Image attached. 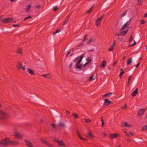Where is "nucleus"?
Returning <instances> with one entry per match:
<instances>
[{
  "instance_id": "f257e3e1",
  "label": "nucleus",
  "mask_w": 147,
  "mask_h": 147,
  "mask_svg": "<svg viewBox=\"0 0 147 147\" xmlns=\"http://www.w3.org/2000/svg\"><path fill=\"white\" fill-rule=\"evenodd\" d=\"M9 138H6L0 140V147H5L9 145Z\"/></svg>"
},
{
  "instance_id": "f03ea898",
  "label": "nucleus",
  "mask_w": 147,
  "mask_h": 147,
  "mask_svg": "<svg viewBox=\"0 0 147 147\" xmlns=\"http://www.w3.org/2000/svg\"><path fill=\"white\" fill-rule=\"evenodd\" d=\"M82 57H81L80 59H79L78 61L77 62L76 65H75V67L74 68L76 69H81V65H80V64L81 62L82 61Z\"/></svg>"
},
{
  "instance_id": "7ed1b4c3",
  "label": "nucleus",
  "mask_w": 147,
  "mask_h": 147,
  "mask_svg": "<svg viewBox=\"0 0 147 147\" xmlns=\"http://www.w3.org/2000/svg\"><path fill=\"white\" fill-rule=\"evenodd\" d=\"M13 20V19L11 18H7L3 19L2 20L1 22L5 23H7L12 22Z\"/></svg>"
},
{
  "instance_id": "20e7f679",
  "label": "nucleus",
  "mask_w": 147,
  "mask_h": 147,
  "mask_svg": "<svg viewBox=\"0 0 147 147\" xmlns=\"http://www.w3.org/2000/svg\"><path fill=\"white\" fill-rule=\"evenodd\" d=\"M9 116L8 114L4 113L3 114L1 115L0 116V119L3 120H4L7 119Z\"/></svg>"
},
{
  "instance_id": "39448f33",
  "label": "nucleus",
  "mask_w": 147,
  "mask_h": 147,
  "mask_svg": "<svg viewBox=\"0 0 147 147\" xmlns=\"http://www.w3.org/2000/svg\"><path fill=\"white\" fill-rule=\"evenodd\" d=\"M131 19H130L129 21H127L125 24H124L122 27L121 28L120 30L122 31L124 29H125L127 26H128L130 24V21Z\"/></svg>"
},
{
  "instance_id": "423d86ee",
  "label": "nucleus",
  "mask_w": 147,
  "mask_h": 147,
  "mask_svg": "<svg viewBox=\"0 0 147 147\" xmlns=\"http://www.w3.org/2000/svg\"><path fill=\"white\" fill-rule=\"evenodd\" d=\"M22 63L20 62H18V63L17 67L19 69H22L24 71L25 69V68L24 67L22 66Z\"/></svg>"
},
{
  "instance_id": "0eeeda50",
  "label": "nucleus",
  "mask_w": 147,
  "mask_h": 147,
  "mask_svg": "<svg viewBox=\"0 0 147 147\" xmlns=\"http://www.w3.org/2000/svg\"><path fill=\"white\" fill-rule=\"evenodd\" d=\"M9 144H10L11 145H17L19 144L20 142L18 141H13L10 140V139L9 138Z\"/></svg>"
},
{
  "instance_id": "6e6552de",
  "label": "nucleus",
  "mask_w": 147,
  "mask_h": 147,
  "mask_svg": "<svg viewBox=\"0 0 147 147\" xmlns=\"http://www.w3.org/2000/svg\"><path fill=\"white\" fill-rule=\"evenodd\" d=\"M111 103V101L109 100L108 99L106 98L105 100L103 105L104 106H107L109 105Z\"/></svg>"
},
{
  "instance_id": "1a4fd4ad",
  "label": "nucleus",
  "mask_w": 147,
  "mask_h": 147,
  "mask_svg": "<svg viewBox=\"0 0 147 147\" xmlns=\"http://www.w3.org/2000/svg\"><path fill=\"white\" fill-rule=\"evenodd\" d=\"M41 141L43 144H46V145L48 147H53L51 144L49 143L47 141H45L42 139Z\"/></svg>"
},
{
  "instance_id": "9d476101",
  "label": "nucleus",
  "mask_w": 147,
  "mask_h": 147,
  "mask_svg": "<svg viewBox=\"0 0 147 147\" xmlns=\"http://www.w3.org/2000/svg\"><path fill=\"white\" fill-rule=\"evenodd\" d=\"M146 109H141L139 110L138 113V116H140L143 114L144 112L146 111Z\"/></svg>"
},
{
  "instance_id": "9b49d317",
  "label": "nucleus",
  "mask_w": 147,
  "mask_h": 147,
  "mask_svg": "<svg viewBox=\"0 0 147 147\" xmlns=\"http://www.w3.org/2000/svg\"><path fill=\"white\" fill-rule=\"evenodd\" d=\"M119 135L117 134H110V137L111 139H113L115 138H117V137H119Z\"/></svg>"
},
{
  "instance_id": "f8f14e48",
  "label": "nucleus",
  "mask_w": 147,
  "mask_h": 147,
  "mask_svg": "<svg viewBox=\"0 0 147 147\" xmlns=\"http://www.w3.org/2000/svg\"><path fill=\"white\" fill-rule=\"evenodd\" d=\"M26 142V145L28 147H33L32 142L27 140L25 139L24 140Z\"/></svg>"
},
{
  "instance_id": "ddd939ff",
  "label": "nucleus",
  "mask_w": 147,
  "mask_h": 147,
  "mask_svg": "<svg viewBox=\"0 0 147 147\" xmlns=\"http://www.w3.org/2000/svg\"><path fill=\"white\" fill-rule=\"evenodd\" d=\"M106 64V62L105 60H103L102 61V62L100 65V67L101 68H104L105 67Z\"/></svg>"
},
{
  "instance_id": "4468645a",
  "label": "nucleus",
  "mask_w": 147,
  "mask_h": 147,
  "mask_svg": "<svg viewBox=\"0 0 147 147\" xmlns=\"http://www.w3.org/2000/svg\"><path fill=\"white\" fill-rule=\"evenodd\" d=\"M138 88H136L135 90L132 92L131 94V95L133 96H136L137 94L138 93Z\"/></svg>"
},
{
  "instance_id": "2eb2a0df",
  "label": "nucleus",
  "mask_w": 147,
  "mask_h": 147,
  "mask_svg": "<svg viewBox=\"0 0 147 147\" xmlns=\"http://www.w3.org/2000/svg\"><path fill=\"white\" fill-rule=\"evenodd\" d=\"M27 70L28 72L32 75L34 76L35 75V74L33 71L30 68H28Z\"/></svg>"
},
{
  "instance_id": "dca6fc26",
  "label": "nucleus",
  "mask_w": 147,
  "mask_h": 147,
  "mask_svg": "<svg viewBox=\"0 0 147 147\" xmlns=\"http://www.w3.org/2000/svg\"><path fill=\"white\" fill-rule=\"evenodd\" d=\"M55 141L57 142L58 144L60 146H64L65 145V143L62 141H59L58 140H56Z\"/></svg>"
},
{
  "instance_id": "f3484780",
  "label": "nucleus",
  "mask_w": 147,
  "mask_h": 147,
  "mask_svg": "<svg viewBox=\"0 0 147 147\" xmlns=\"http://www.w3.org/2000/svg\"><path fill=\"white\" fill-rule=\"evenodd\" d=\"M101 21V20L100 19V18H98L96 20L95 24L97 27L99 26Z\"/></svg>"
},
{
  "instance_id": "a211bd4d",
  "label": "nucleus",
  "mask_w": 147,
  "mask_h": 147,
  "mask_svg": "<svg viewBox=\"0 0 147 147\" xmlns=\"http://www.w3.org/2000/svg\"><path fill=\"white\" fill-rule=\"evenodd\" d=\"M84 54H83L82 55L79 56L78 57H77L76 58H75V59L73 61L74 62H75V63L77 61L78 59L79 58V59H80L81 57V56L82 57V59H83L84 57Z\"/></svg>"
},
{
  "instance_id": "6ab92c4d",
  "label": "nucleus",
  "mask_w": 147,
  "mask_h": 147,
  "mask_svg": "<svg viewBox=\"0 0 147 147\" xmlns=\"http://www.w3.org/2000/svg\"><path fill=\"white\" fill-rule=\"evenodd\" d=\"M120 73L119 74V77L121 78L122 77L123 75V74L124 73V71H123V69L122 68H121L120 69Z\"/></svg>"
},
{
  "instance_id": "aec40b11",
  "label": "nucleus",
  "mask_w": 147,
  "mask_h": 147,
  "mask_svg": "<svg viewBox=\"0 0 147 147\" xmlns=\"http://www.w3.org/2000/svg\"><path fill=\"white\" fill-rule=\"evenodd\" d=\"M95 40V39L94 38H92L90 39L89 41L87 42V44L88 45L90 44L91 42L94 41Z\"/></svg>"
},
{
  "instance_id": "412c9836",
  "label": "nucleus",
  "mask_w": 147,
  "mask_h": 147,
  "mask_svg": "<svg viewBox=\"0 0 147 147\" xmlns=\"http://www.w3.org/2000/svg\"><path fill=\"white\" fill-rule=\"evenodd\" d=\"M41 76L43 77H45V78H49L51 77V74H49L42 75Z\"/></svg>"
},
{
  "instance_id": "4be33fe9",
  "label": "nucleus",
  "mask_w": 147,
  "mask_h": 147,
  "mask_svg": "<svg viewBox=\"0 0 147 147\" xmlns=\"http://www.w3.org/2000/svg\"><path fill=\"white\" fill-rule=\"evenodd\" d=\"M112 94V93H109L108 94H106L104 95H103L102 96L104 98L108 97H110Z\"/></svg>"
},
{
  "instance_id": "5701e85b",
  "label": "nucleus",
  "mask_w": 147,
  "mask_h": 147,
  "mask_svg": "<svg viewBox=\"0 0 147 147\" xmlns=\"http://www.w3.org/2000/svg\"><path fill=\"white\" fill-rule=\"evenodd\" d=\"M15 136L16 137H17L18 138L20 139H22V136L18 133H16L15 134Z\"/></svg>"
},
{
  "instance_id": "b1692460",
  "label": "nucleus",
  "mask_w": 147,
  "mask_h": 147,
  "mask_svg": "<svg viewBox=\"0 0 147 147\" xmlns=\"http://www.w3.org/2000/svg\"><path fill=\"white\" fill-rule=\"evenodd\" d=\"M124 125L125 127H131L132 126V125L129 124L127 123V122H124Z\"/></svg>"
},
{
  "instance_id": "393cba45",
  "label": "nucleus",
  "mask_w": 147,
  "mask_h": 147,
  "mask_svg": "<svg viewBox=\"0 0 147 147\" xmlns=\"http://www.w3.org/2000/svg\"><path fill=\"white\" fill-rule=\"evenodd\" d=\"M128 60L127 62V65H129L131 64L132 62V60L131 58L128 59Z\"/></svg>"
},
{
  "instance_id": "a878e982",
  "label": "nucleus",
  "mask_w": 147,
  "mask_h": 147,
  "mask_svg": "<svg viewBox=\"0 0 147 147\" xmlns=\"http://www.w3.org/2000/svg\"><path fill=\"white\" fill-rule=\"evenodd\" d=\"M31 7V4L27 6V9H26V12H28L30 10L29 9Z\"/></svg>"
},
{
  "instance_id": "bb28decb",
  "label": "nucleus",
  "mask_w": 147,
  "mask_h": 147,
  "mask_svg": "<svg viewBox=\"0 0 147 147\" xmlns=\"http://www.w3.org/2000/svg\"><path fill=\"white\" fill-rule=\"evenodd\" d=\"M88 136L90 137V138H94V136L93 135L90 131H88Z\"/></svg>"
},
{
  "instance_id": "cd10ccee",
  "label": "nucleus",
  "mask_w": 147,
  "mask_h": 147,
  "mask_svg": "<svg viewBox=\"0 0 147 147\" xmlns=\"http://www.w3.org/2000/svg\"><path fill=\"white\" fill-rule=\"evenodd\" d=\"M128 31V29L126 30L125 31H123L121 32L122 36H125L127 33Z\"/></svg>"
},
{
  "instance_id": "c85d7f7f",
  "label": "nucleus",
  "mask_w": 147,
  "mask_h": 147,
  "mask_svg": "<svg viewBox=\"0 0 147 147\" xmlns=\"http://www.w3.org/2000/svg\"><path fill=\"white\" fill-rule=\"evenodd\" d=\"M16 53L18 54H22V51L21 49H20L17 50Z\"/></svg>"
},
{
  "instance_id": "c756f323",
  "label": "nucleus",
  "mask_w": 147,
  "mask_h": 147,
  "mask_svg": "<svg viewBox=\"0 0 147 147\" xmlns=\"http://www.w3.org/2000/svg\"><path fill=\"white\" fill-rule=\"evenodd\" d=\"M139 56H140V54H138L135 57H134L133 58V59L135 62H136V61L138 59V58H139Z\"/></svg>"
},
{
  "instance_id": "7c9ffc66",
  "label": "nucleus",
  "mask_w": 147,
  "mask_h": 147,
  "mask_svg": "<svg viewBox=\"0 0 147 147\" xmlns=\"http://www.w3.org/2000/svg\"><path fill=\"white\" fill-rule=\"evenodd\" d=\"M94 76V74H93L89 78V81H92L94 80L95 79V78H93V77Z\"/></svg>"
},
{
  "instance_id": "2f4dec72",
  "label": "nucleus",
  "mask_w": 147,
  "mask_h": 147,
  "mask_svg": "<svg viewBox=\"0 0 147 147\" xmlns=\"http://www.w3.org/2000/svg\"><path fill=\"white\" fill-rule=\"evenodd\" d=\"M92 6L90 8V9L88 11H86V14H87L88 13L89 14L91 13H92V12L91 11V10H92Z\"/></svg>"
},
{
  "instance_id": "473e14b6",
  "label": "nucleus",
  "mask_w": 147,
  "mask_h": 147,
  "mask_svg": "<svg viewBox=\"0 0 147 147\" xmlns=\"http://www.w3.org/2000/svg\"><path fill=\"white\" fill-rule=\"evenodd\" d=\"M142 129L144 131L147 130V125L143 126L142 128Z\"/></svg>"
},
{
  "instance_id": "72a5a7b5",
  "label": "nucleus",
  "mask_w": 147,
  "mask_h": 147,
  "mask_svg": "<svg viewBox=\"0 0 147 147\" xmlns=\"http://www.w3.org/2000/svg\"><path fill=\"white\" fill-rule=\"evenodd\" d=\"M116 41L115 40H114L113 41V43L111 45V46L112 47H113L114 46H115V44H116Z\"/></svg>"
},
{
  "instance_id": "f704fd0d",
  "label": "nucleus",
  "mask_w": 147,
  "mask_h": 147,
  "mask_svg": "<svg viewBox=\"0 0 147 147\" xmlns=\"http://www.w3.org/2000/svg\"><path fill=\"white\" fill-rule=\"evenodd\" d=\"M140 38L139 34H137L136 35V37L135 38V40L136 41H137Z\"/></svg>"
},
{
  "instance_id": "c9c22d12",
  "label": "nucleus",
  "mask_w": 147,
  "mask_h": 147,
  "mask_svg": "<svg viewBox=\"0 0 147 147\" xmlns=\"http://www.w3.org/2000/svg\"><path fill=\"white\" fill-rule=\"evenodd\" d=\"M52 127L54 129H56V126L55 123H52L51 124Z\"/></svg>"
},
{
  "instance_id": "e433bc0d",
  "label": "nucleus",
  "mask_w": 147,
  "mask_h": 147,
  "mask_svg": "<svg viewBox=\"0 0 147 147\" xmlns=\"http://www.w3.org/2000/svg\"><path fill=\"white\" fill-rule=\"evenodd\" d=\"M140 24H144L145 22V21H144L143 20H140Z\"/></svg>"
},
{
  "instance_id": "4c0bfd02",
  "label": "nucleus",
  "mask_w": 147,
  "mask_h": 147,
  "mask_svg": "<svg viewBox=\"0 0 147 147\" xmlns=\"http://www.w3.org/2000/svg\"><path fill=\"white\" fill-rule=\"evenodd\" d=\"M58 7L57 6H55L53 8V11H56L58 9Z\"/></svg>"
},
{
  "instance_id": "58836bf2",
  "label": "nucleus",
  "mask_w": 147,
  "mask_h": 147,
  "mask_svg": "<svg viewBox=\"0 0 147 147\" xmlns=\"http://www.w3.org/2000/svg\"><path fill=\"white\" fill-rule=\"evenodd\" d=\"M86 60L87 61V62H88V63H90L91 62V59H89V57H88L86 59Z\"/></svg>"
},
{
  "instance_id": "ea45409f",
  "label": "nucleus",
  "mask_w": 147,
  "mask_h": 147,
  "mask_svg": "<svg viewBox=\"0 0 147 147\" xmlns=\"http://www.w3.org/2000/svg\"><path fill=\"white\" fill-rule=\"evenodd\" d=\"M132 39H133L132 35L131 34L130 35V37L129 39V42H131L132 41Z\"/></svg>"
},
{
  "instance_id": "a19ab883",
  "label": "nucleus",
  "mask_w": 147,
  "mask_h": 147,
  "mask_svg": "<svg viewBox=\"0 0 147 147\" xmlns=\"http://www.w3.org/2000/svg\"><path fill=\"white\" fill-rule=\"evenodd\" d=\"M73 115L75 118H76L78 117V115L77 114L74 113L73 114Z\"/></svg>"
},
{
  "instance_id": "79ce46f5",
  "label": "nucleus",
  "mask_w": 147,
  "mask_h": 147,
  "mask_svg": "<svg viewBox=\"0 0 147 147\" xmlns=\"http://www.w3.org/2000/svg\"><path fill=\"white\" fill-rule=\"evenodd\" d=\"M32 18V17H31V16L30 15V16H28V17H27L26 18H25V19L24 20L26 21L27 19H28L29 18Z\"/></svg>"
},
{
  "instance_id": "37998d69",
  "label": "nucleus",
  "mask_w": 147,
  "mask_h": 147,
  "mask_svg": "<svg viewBox=\"0 0 147 147\" xmlns=\"http://www.w3.org/2000/svg\"><path fill=\"white\" fill-rule=\"evenodd\" d=\"M101 121L102 122L101 127H103V125H104V120L102 117H101Z\"/></svg>"
},
{
  "instance_id": "c03bdc74",
  "label": "nucleus",
  "mask_w": 147,
  "mask_h": 147,
  "mask_svg": "<svg viewBox=\"0 0 147 147\" xmlns=\"http://www.w3.org/2000/svg\"><path fill=\"white\" fill-rule=\"evenodd\" d=\"M136 43L135 42L134 40V43L131 45H129V46L130 47H132L136 45Z\"/></svg>"
},
{
  "instance_id": "a18cd8bd",
  "label": "nucleus",
  "mask_w": 147,
  "mask_h": 147,
  "mask_svg": "<svg viewBox=\"0 0 147 147\" xmlns=\"http://www.w3.org/2000/svg\"><path fill=\"white\" fill-rule=\"evenodd\" d=\"M84 120L87 123H90L91 121V120L89 119H85Z\"/></svg>"
},
{
  "instance_id": "49530a36",
  "label": "nucleus",
  "mask_w": 147,
  "mask_h": 147,
  "mask_svg": "<svg viewBox=\"0 0 147 147\" xmlns=\"http://www.w3.org/2000/svg\"><path fill=\"white\" fill-rule=\"evenodd\" d=\"M61 30V29H58L55 32L53 33V34H55L59 32Z\"/></svg>"
},
{
  "instance_id": "de8ad7c7",
  "label": "nucleus",
  "mask_w": 147,
  "mask_h": 147,
  "mask_svg": "<svg viewBox=\"0 0 147 147\" xmlns=\"http://www.w3.org/2000/svg\"><path fill=\"white\" fill-rule=\"evenodd\" d=\"M59 125L61 126V127H63L65 126L64 124L61 122H60L59 123Z\"/></svg>"
},
{
  "instance_id": "09e8293b",
  "label": "nucleus",
  "mask_w": 147,
  "mask_h": 147,
  "mask_svg": "<svg viewBox=\"0 0 147 147\" xmlns=\"http://www.w3.org/2000/svg\"><path fill=\"white\" fill-rule=\"evenodd\" d=\"M77 133L78 137L80 138L81 136V134L80 133L78 130L77 131Z\"/></svg>"
},
{
  "instance_id": "8fccbe9b",
  "label": "nucleus",
  "mask_w": 147,
  "mask_h": 147,
  "mask_svg": "<svg viewBox=\"0 0 147 147\" xmlns=\"http://www.w3.org/2000/svg\"><path fill=\"white\" fill-rule=\"evenodd\" d=\"M13 26V27H20V25L19 24H14L12 25Z\"/></svg>"
},
{
  "instance_id": "3c124183",
  "label": "nucleus",
  "mask_w": 147,
  "mask_h": 147,
  "mask_svg": "<svg viewBox=\"0 0 147 147\" xmlns=\"http://www.w3.org/2000/svg\"><path fill=\"white\" fill-rule=\"evenodd\" d=\"M132 76V75H131V76H130L129 77L128 81V83H127L128 84H129V83L130 80Z\"/></svg>"
},
{
  "instance_id": "603ef678",
  "label": "nucleus",
  "mask_w": 147,
  "mask_h": 147,
  "mask_svg": "<svg viewBox=\"0 0 147 147\" xmlns=\"http://www.w3.org/2000/svg\"><path fill=\"white\" fill-rule=\"evenodd\" d=\"M113 50V47L111 46V47L108 49V51H112Z\"/></svg>"
},
{
  "instance_id": "864d4df0",
  "label": "nucleus",
  "mask_w": 147,
  "mask_h": 147,
  "mask_svg": "<svg viewBox=\"0 0 147 147\" xmlns=\"http://www.w3.org/2000/svg\"><path fill=\"white\" fill-rule=\"evenodd\" d=\"M135 140L136 141L138 142H141V140L138 139H135Z\"/></svg>"
},
{
  "instance_id": "5fc2aeb1",
  "label": "nucleus",
  "mask_w": 147,
  "mask_h": 147,
  "mask_svg": "<svg viewBox=\"0 0 147 147\" xmlns=\"http://www.w3.org/2000/svg\"><path fill=\"white\" fill-rule=\"evenodd\" d=\"M127 11H125L124 12V13H123L122 15V17H123L125 16V15H126V13H127Z\"/></svg>"
},
{
  "instance_id": "6e6d98bb",
  "label": "nucleus",
  "mask_w": 147,
  "mask_h": 147,
  "mask_svg": "<svg viewBox=\"0 0 147 147\" xmlns=\"http://www.w3.org/2000/svg\"><path fill=\"white\" fill-rule=\"evenodd\" d=\"M87 36V34H86L85 37H84V39L83 40V42H84V41H85V40H88V39L87 38H86V36Z\"/></svg>"
},
{
  "instance_id": "4d7b16f0",
  "label": "nucleus",
  "mask_w": 147,
  "mask_h": 147,
  "mask_svg": "<svg viewBox=\"0 0 147 147\" xmlns=\"http://www.w3.org/2000/svg\"><path fill=\"white\" fill-rule=\"evenodd\" d=\"M104 17V15L103 14L100 17V18H100V20L101 21V20L102 18H103Z\"/></svg>"
},
{
  "instance_id": "13d9d810",
  "label": "nucleus",
  "mask_w": 147,
  "mask_h": 147,
  "mask_svg": "<svg viewBox=\"0 0 147 147\" xmlns=\"http://www.w3.org/2000/svg\"><path fill=\"white\" fill-rule=\"evenodd\" d=\"M115 35L116 36H122L121 32H120V34L116 33V34Z\"/></svg>"
},
{
  "instance_id": "bf43d9fd",
  "label": "nucleus",
  "mask_w": 147,
  "mask_h": 147,
  "mask_svg": "<svg viewBox=\"0 0 147 147\" xmlns=\"http://www.w3.org/2000/svg\"><path fill=\"white\" fill-rule=\"evenodd\" d=\"M89 64V63H88V62H86L85 63V64L83 65V67H85L86 66L88 65Z\"/></svg>"
},
{
  "instance_id": "052dcab7",
  "label": "nucleus",
  "mask_w": 147,
  "mask_h": 147,
  "mask_svg": "<svg viewBox=\"0 0 147 147\" xmlns=\"http://www.w3.org/2000/svg\"><path fill=\"white\" fill-rule=\"evenodd\" d=\"M143 0H138L139 2V4L140 5H141L142 4V1Z\"/></svg>"
},
{
  "instance_id": "680f3d73",
  "label": "nucleus",
  "mask_w": 147,
  "mask_h": 147,
  "mask_svg": "<svg viewBox=\"0 0 147 147\" xmlns=\"http://www.w3.org/2000/svg\"><path fill=\"white\" fill-rule=\"evenodd\" d=\"M127 104H125V106L124 107H122L121 109H126L127 108Z\"/></svg>"
},
{
  "instance_id": "e2e57ef3",
  "label": "nucleus",
  "mask_w": 147,
  "mask_h": 147,
  "mask_svg": "<svg viewBox=\"0 0 147 147\" xmlns=\"http://www.w3.org/2000/svg\"><path fill=\"white\" fill-rule=\"evenodd\" d=\"M94 51V48L92 49L89 50L88 51V52H90L91 51Z\"/></svg>"
},
{
  "instance_id": "0e129e2a",
  "label": "nucleus",
  "mask_w": 147,
  "mask_h": 147,
  "mask_svg": "<svg viewBox=\"0 0 147 147\" xmlns=\"http://www.w3.org/2000/svg\"><path fill=\"white\" fill-rule=\"evenodd\" d=\"M41 7V6L40 5H38L36 7V8L37 9H39Z\"/></svg>"
},
{
  "instance_id": "69168bd1",
  "label": "nucleus",
  "mask_w": 147,
  "mask_h": 147,
  "mask_svg": "<svg viewBox=\"0 0 147 147\" xmlns=\"http://www.w3.org/2000/svg\"><path fill=\"white\" fill-rule=\"evenodd\" d=\"M69 17H70L69 16H67L66 18H65V20H68L69 19Z\"/></svg>"
},
{
  "instance_id": "338daca9",
  "label": "nucleus",
  "mask_w": 147,
  "mask_h": 147,
  "mask_svg": "<svg viewBox=\"0 0 147 147\" xmlns=\"http://www.w3.org/2000/svg\"><path fill=\"white\" fill-rule=\"evenodd\" d=\"M118 39L122 41L123 40V38L118 37Z\"/></svg>"
},
{
  "instance_id": "774afa93",
  "label": "nucleus",
  "mask_w": 147,
  "mask_h": 147,
  "mask_svg": "<svg viewBox=\"0 0 147 147\" xmlns=\"http://www.w3.org/2000/svg\"><path fill=\"white\" fill-rule=\"evenodd\" d=\"M140 65V63H139H139H138V64L136 65V68H137V67H138Z\"/></svg>"
}]
</instances>
